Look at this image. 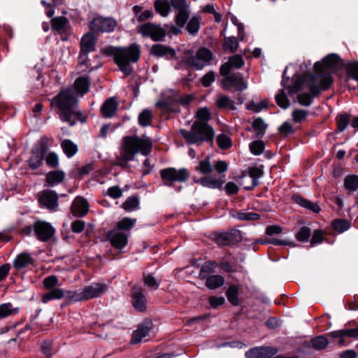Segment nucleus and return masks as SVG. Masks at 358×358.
Returning a JSON list of instances; mask_svg holds the SVG:
<instances>
[{
	"mask_svg": "<svg viewBox=\"0 0 358 358\" xmlns=\"http://www.w3.org/2000/svg\"><path fill=\"white\" fill-rule=\"evenodd\" d=\"M33 229L37 238L43 242L50 241L55 235L53 227L45 221L38 220L33 224Z\"/></svg>",
	"mask_w": 358,
	"mask_h": 358,
	"instance_id": "11",
	"label": "nucleus"
},
{
	"mask_svg": "<svg viewBox=\"0 0 358 358\" xmlns=\"http://www.w3.org/2000/svg\"><path fill=\"white\" fill-rule=\"evenodd\" d=\"M325 336L329 341V345L331 344L334 346L336 345L338 346L345 345V340L341 336L340 329L326 333Z\"/></svg>",
	"mask_w": 358,
	"mask_h": 358,
	"instance_id": "35",
	"label": "nucleus"
},
{
	"mask_svg": "<svg viewBox=\"0 0 358 358\" xmlns=\"http://www.w3.org/2000/svg\"><path fill=\"white\" fill-rule=\"evenodd\" d=\"M310 72L306 73L303 76H299L296 79L294 83L292 85H288L287 88L289 93H297L302 90L303 85L308 82V77L307 76Z\"/></svg>",
	"mask_w": 358,
	"mask_h": 358,
	"instance_id": "40",
	"label": "nucleus"
},
{
	"mask_svg": "<svg viewBox=\"0 0 358 358\" xmlns=\"http://www.w3.org/2000/svg\"><path fill=\"white\" fill-rule=\"evenodd\" d=\"M160 176L166 185H171L175 182H185L189 178V173L185 168L176 169L170 167L162 169Z\"/></svg>",
	"mask_w": 358,
	"mask_h": 358,
	"instance_id": "9",
	"label": "nucleus"
},
{
	"mask_svg": "<svg viewBox=\"0 0 358 358\" xmlns=\"http://www.w3.org/2000/svg\"><path fill=\"white\" fill-rule=\"evenodd\" d=\"M61 146L64 152L69 157H73L78 151L77 145L71 141L66 139L62 142Z\"/></svg>",
	"mask_w": 358,
	"mask_h": 358,
	"instance_id": "45",
	"label": "nucleus"
},
{
	"mask_svg": "<svg viewBox=\"0 0 358 358\" xmlns=\"http://www.w3.org/2000/svg\"><path fill=\"white\" fill-rule=\"evenodd\" d=\"M141 54L138 45L134 43L128 48H117L114 52V60L120 70L129 76L132 72L130 62H137Z\"/></svg>",
	"mask_w": 358,
	"mask_h": 358,
	"instance_id": "6",
	"label": "nucleus"
},
{
	"mask_svg": "<svg viewBox=\"0 0 358 358\" xmlns=\"http://www.w3.org/2000/svg\"><path fill=\"white\" fill-rule=\"evenodd\" d=\"M13 313L12 306L10 303H3L0 306V320Z\"/></svg>",
	"mask_w": 358,
	"mask_h": 358,
	"instance_id": "63",
	"label": "nucleus"
},
{
	"mask_svg": "<svg viewBox=\"0 0 358 358\" xmlns=\"http://www.w3.org/2000/svg\"><path fill=\"white\" fill-rule=\"evenodd\" d=\"M217 264L215 262L210 261L205 262L200 270L199 278L201 280L206 279L208 277L213 275L212 274L215 272Z\"/></svg>",
	"mask_w": 358,
	"mask_h": 358,
	"instance_id": "36",
	"label": "nucleus"
},
{
	"mask_svg": "<svg viewBox=\"0 0 358 358\" xmlns=\"http://www.w3.org/2000/svg\"><path fill=\"white\" fill-rule=\"evenodd\" d=\"M324 240V233L321 229H316L313 231L310 239V245L312 247L317 244L322 243Z\"/></svg>",
	"mask_w": 358,
	"mask_h": 358,
	"instance_id": "60",
	"label": "nucleus"
},
{
	"mask_svg": "<svg viewBox=\"0 0 358 358\" xmlns=\"http://www.w3.org/2000/svg\"><path fill=\"white\" fill-rule=\"evenodd\" d=\"M139 201L136 196H130L123 203L122 207L126 210H133L138 206Z\"/></svg>",
	"mask_w": 358,
	"mask_h": 358,
	"instance_id": "55",
	"label": "nucleus"
},
{
	"mask_svg": "<svg viewBox=\"0 0 358 358\" xmlns=\"http://www.w3.org/2000/svg\"><path fill=\"white\" fill-rule=\"evenodd\" d=\"M278 352V349L271 346L254 347L245 353L246 358H271Z\"/></svg>",
	"mask_w": 358,
	"mask_h": 358,
	"instance_id": "15",
	"label": "nucleus"
},
{
	"mask_svg": "<svg viewBox=\"0 0 358 358\" xmlns=\"http://www.w3.org/2000/svg\"><path fill=\"white\" fill-rule=\"evenodd\" d=\"M68 20L65 17H54L51 20L52 27L57 31L62 30L67 24Z\"/></svg>",
	"mask_w": 358,
	"mask_h": 358,
	"instance_id": "53",
	"label": "nucleus"
},
{
	"mask_svg": "<svg viewBox=\"0 0 358 358\" xmlns=\"http://www.w3.org/2000/svg\"><path fill=\"white\" fill-rule=\"evenodd\" d=\"M308 115V112L303 109H295L292 114L293 121L296 123H301L305 120Z\"/></svg>",
	"mask_w": 358,
	"mask_h": 358,
	"instance_id": "52",
	"label": "nucleus"
},
{
	"mask_svg": "<svg viewBox=\"0 0 358 358\" xmlns=\"http://www.w3.org/2000/svg\"><path fill=\"white\" fill-rule=\"evenodd\" d=\"M47 151V147L45 143H41L36 146L32 151V155L29 159V166L32 169L38 168L43 162V156Z\"/></svg>",
	"mask_w": 358,
	"mask_h": 358,
	"instance_id": "18",
	"label": "nucleus"
},
{
	"mask_svg": "<svg viewBox=\"0 0 358 358\" xmlns=\"http://www.w3.org/2000/svg\"><path fill=\"white\" fill-rule=\"evenodd\" d=\"M213 52L206 48H200L194 54L191 50L185 52L183 62L194 70H201L213 59Z\"/></svg>",
	"mask_w": 358,
	"mask_h": 358,
	"instance_id": "8",
	"label": "nucleus"
},
{
	"mask_svg": "<svg viewBox=\"0 0 358 358\" xmlns=\"http://www.w3.org/2000/svg\"><path fill=\"white\" fill-rule=\"evenodd\" d=\"M90 80L87 76H80L78 78L74 83V87L76 91L83 95L86 94L89 90Z\"/></svg>",
	"mask_w": 358,
	"mask_h": 358,
	"instance_id": "37",
	"label": "nucleus"
},
{
	"mask_svg": "<svg viewBox=\"0 0 358 358\" xmlns=\"http://www.w3.org/2000/svg\"><path fill=\"white\" fill-rule=\"evenodd\" d=\"M66 294L67 299L69 301L77 302L85 300L83 289H80L76 292L68 291L66 292Z\"/></svg>",
	"mask_w": 358,
	"mask_h": 358,
	"instance_id": "56",
	"label": "nucleus"
},
{
	"mask_svg": "<svg viewBox=\"0 0 358 358\" xmlns=\"http://www.w3.org/2000/svg\"><path fill=\"white\" fill-rule=\"evenodd\" d=\"M275 99L278 106L282 109H287L290 106L289 100L288 99L284 89L279 90L278 93L275 96Z\"/></svg>",
	"mask_w": 358,
	"mask_h": 358,
	"instance_id": "44",
	"label": "nucleus"
},
{
	"mask_svg": "<svg viewBox=\"0 0 358 358\" xmlns=\"http://www.w3.org/2000/svg\"><path fill=\"white\" fill-rule=\"evenodd\" d=\"M291 198L294 203L298 204L302 208L310 210L315 213H319L321 210L317 203L310 201L298 193L293 194Z\"/></svg>",
	"mask_w": 358,
	"mask_h": 358,
	"instance_id": "24",
	"label": "nucleus"
},
{
	"mask_svg": "<svg viewBox=\"0 0 358 358\" xmlns=\"http://www.w3.org/2000/svg\"><path fill=\"white\" fill-rule=\"evenodd\" d=\"M200 27L199 20L196 17H193L189 21L187 25V30L191 34H195L198 32Z\"/></svg>",
	"mask_w": 358,
	"mask_h": 358,
	"instance_id": "57",
	"label": "nucleus"
},
{
	"mask_svg": "<svg viewBox=\"0 0 358 358\" xmlns=\"http://www.w3.org/2000/svg\"><path fill=\"white\" fill-rule=\"evenodd\" d=\"M152 119L153 115L152 111L145 109L138 115V123L142 127H147L151 124Z\"/></svg>",
	"mask_w": 358,
	"mask_h": 358,
	"instance_id": "47",
	"label": "nucleus"
},
{
	"mask_svg": "<svg viewBox=\"0 0 358 358\" xmlns=\"http://www.w3.org/2000/svg\"><path fill=\"white\" fill-rule=\"evenodd\" d=\"M152 328V323L150 320L144 321L138 326V328L132 334L131 343L138 344L142 341L143 338L148 335Z\"/></svg>",
	"mask_w": 358,
	"mask_h": 358,
	"instance_id": "19",
	"label": "nucleus"
},
{
	"mask_svg": "<svg viewBox=\"0 0 358 358\" xmlns=\"http://www.w3.org/2000/svg\"><path fill=\"white\" fill-rule=\"evenodd\" d=\"M215 73L214 71H210L206 73L203 77L201 78L200 82L203 87H208L210 86V85L215 81Z\"/></svg>",
	"mask_w": 358,
	"mask_h": 358,
	"instance_id": "58",
	"label": "nucleus"
},
{
	"mask_svg": "<svg viewBox=\"0 0 358 358\" xmlns=\"http://www.w3.org/2000/svg\"><path fill=\"white\" fill-rule=\"evenodd\" d=\"M96 38L94 34L89 32L86 34L81 39L80 64H84L87 59V55L94 50Z\"/></svg>",
	"mask_w": 358,
	"mask_h": 358,
	"instance_id": "12",
	"label": "nucleus"
},
{
	"mask_svg": "<svg viewBox=\"0 0 358 358\" xmlns=\"http://www.w3.org/2000/svg\"><path fill=\"white\" fill-rule=\"evenodd\" d=\"M189 17V13L188 10L178 12L177 15L176 16L175 22L176 24L179 27H183L186 24L188 18Z\"/></svg>",
	"mask_w": 358,
	"mask_h": 358,
	"instance_id": "59",
	"label": "nucleus"
},
{
	"mask_svg": "<svg viewBox=\"0 0 358 358\" xmlns=\"http://www.w3.org/2000/svg\"><path fill=\"white\" fill-rule=\"evenodd\" d=\"M268 108V103L264 100L259 103L253 101H249L246 105V109L252 110L255 113H259L262 110Z\"/></svg>",
	"mask_w": 358,
	"mask_h": 358,
	"instance_id": "50",
	"label": "nucleus"
},
{
	"mask_svg": "<svg viewBox=\"0 0 358 358\" xmlns=\"http://www.w3.org/2000/svg\"><path fill=\"white\" fill-rule=\"evenodd\" d=\"M132 304L135 309L139 312L146 310V299L139 286L134 285L131 288Z\"/></svg>",
	"mask_w": 358,
	"mask_h": 358,
	"instance_id": "17",
	"label": "nucleus"
},
{
	"mask_svg": "<svg viewBox=\"0 0 358 358\" xmlns=\"http://www.w3.org/2000/svg\"><path fill=\"white\" fill-rule=\"evenodd\" d=\"M34 259L29 253L23 252L17 256L13 262V266L17 269H22L29 265L33 264Z\"/></svg>",
	"mask_w": 358,
	"mask_h": 358,
	"instance_id": "30",
	"label": "nucleus"
},
{
	"mask_svg": "<svg viewBox=\"0 0 358 358\" xmlns=\"http://www.w3.org/2000/svg\"><path fill=\"white\" fill-rule=\"evenodd\" d=\"M245 65V61L242 55L235 54L228 58L225 62V73H232V69H239Z\"/></svg>",
	"mask_w": 358,
	"mask_h": 358,
	"instance_id": "27",
	"label": "nucleus"
},
{
	"mask_svg": "<svg viewBox=\"0 0 358 358\" xmlns=\"http://www.w3.org/2000/svg\"><path fill=\"white\" fill-rule=\"evenodd\" d=\"M150 54L157 57H166L168 59H173L176 56V52L173 48L159 43L152 46Z\"/></svg>",
	"mask_w": 358,
	"mask_h": 358,
	"instance_id": "21",
	"label": "nucleus"
},
{
	"mask_svg": "<svg viewBox=\"0 0 358 358\" xmlns=\"http://www.w3.org/2000/svg\"><path fill=\"white\" fill-rule=\"evenodd\" d=\"M224 284V278L220 275H213L206 279V286L210 289H215L221 287Z\"/></svg>",
	"mask_w": 358,
	"mask_h": 358,
	"instance_id": "43",
	"label": "nucleus"
},
{
	"mask_svg": "<svg viewBox=\"0 0 358 358\" xmlns=\"http://www.w3.org/2000/svg\"><path fill=\"white\" fill-rule=\"evenodd\" d=\"M239 284H230L225 290V296L227 298L228 301L234 306H240L243 302V299L239 297L240 294Z\"/></svg>",
	"mask_w": 358,
	"mask_h": 358,
	"instance_id": "22",
	"label": "nucleus"
},
{
	"mask_svg": "<svg viewBox=\"0 0 358 358\" xmlns=\"http://www.w3.org/2000/svg\"><path fill=\"white\" fill-rule=\"evenodd\" d=\"M180 133L191 144L212 141L213 136V129L206 122L200 121H195L190 131L180 129Z\"/></svg>",
	"mask_w": 358,
	"mask_h": 358,
	"instance_id": "7",
	"label": "nucleus"
},
{
	"mask_svg": "<svg viewBox=\"0 0 358 358\" xmlns=\"http://www.w3.org/2000/svg\"><path fill=\"white\" fill-rule=\"evenodd\" d=\"M39 203L50 210H57L58 203V195L52 190H43L40 193Z\"/></svg>",
	"mask_w": 358,
	"mask_h": 358,
	"instance_id": "14",
	"label": "nucleus"
},
{
	"mask_svg": "<svg viewBox=\"0 0 358 358\" xmlns=\"http://www.w3.org/2000/svg\"><path fill=\"white\" fill-rule=\"evenodd\" d=\"M264 175L262 168L252 166L248 168V176L252 178V183L250 186L245 187L248 191L253 190L259 185V179Z\"/></svg>",
	"mask_w": 358,
	"mask_h": 358,
	"instance_id": "29",
	"label": "nucleus"
},
{
	"mask_svg": "<svg viewBox=\"0 0 358 358\" xmlns=\"http://www.w3.org/2000/svg\"><path fill=\"white\" fill-rule=\"evenodd\" d=\"M331 226L335 231L341 234L350 229L351 223L347 220L338 218L331 221Z\"/></svg>",
	"mask_w": 358,
	"mask_h": 358,
	"instance_id": "39",
	"label": "nucleus"
},
{
	"mask_svg": "<svg viewBox=\"0 0 358 358\" xmlns=\"http://www.w3.org/2000/svg\"><path fill=\"white\" fill-rule=\"evenodd\" d=\"M135 223V219L124 217L117 222V228L120 230H130L134 226Z\"/></svg>",
	"mask_w": 358,
	"mask_h": 358,
	"instance_id": "51",
	"label": "nucleus"
},
{
	"mask_svg": "<svg viewBox=\"0 0 358 358\" xmlns=\"http://www.w3.org/2000/svg\"><path fill=\"white\" fill-rule=\"evenodd\" d=\"M311 234V229L308 227L303 226L301 227L299 231L296 234V238L299 242H307L309 240Z\"/></svg>",
	"mask_w": 358,
	"mask_h": 358,
	"instance_id": "49",
	"label": "nucleus"
},
{
	"mask_svg": "<svg viewBox=\"0 0 358 358\" xmlns=\"http://www.w3.org/2000/svg\"><path fill=\"white\" fill-rule=\"evenodd\" d=\"M116 24V22L111 18L99 17L93 20L90 28L96 32H110L115 29Z\"/></svg>",
	"mask_w": 358,
	"mask_h": 358,
	"instance_id": "16",
	"label": "nucleus"
},
{
	"mask_svg": "<svg viewBox=\"0 0 358 358\" xmlns=\"http://www.w3.org/2000/svg\"><path fill=\"white\" fill-rule=\"evenodd\" d=\"M51 106H56L59 112V115L61 120L66 122L70 126L76 124L73 117H76L82 122H85V117H83L82 113L78 110V98L76 93L72 89L67 88L60 92L51 100Z\"/></svg>",
	"mask_w": 358,
	"mask_h": 358,
	"instance_id": "2",
	"label": "nucleus"
},
{
	"mask_svg": "<svg viewBox=\"0 0 358 358\" xmlns=\"http://www.w3.org/2000/svg\"><path fill=\"white\" fill-rule=\"evenodd\" d=\"M228 255H230V253L225 251V273H229V277L234 279L237 282L238 280L233 274L239 271L242 268V266L238 264L236 259L231 261Z\"/></svg>",
	"mask_w": 358,
	"mask_h": 358,
	"instance_id": "31",
	"label": "nucleus"
},
{
	"mask_svg": "<svg viewBox=\"0 0 358 358\" xmlns=\"http://www.w3.org/2000/svg\"><path fill=\"white\" fill-rule=\"evenodd\" d=\"M352 115L348 113H338L336 117V132H343L350 122Z\"/></svg>",
	"mask_w": 358,
	"mask_h": 358,
	"instance_id": "34",
	"label": "nucleus"
},
{
	"mask_svg": "<svg viewBox=\"0 0 358 358\" xmlns=\"http://www.w3.org/2000/svg\"><path fill=\"white\" fill-rule=\"evenodd\" d=\"M252 129L256 131L255 138L261 139L264 137L268 128V124L263 118L259 117L255 118L252 123Z\"/></svg>",
	"mask_w": 358,
	"mask_h": 358,
	"instance_id": "33",
	"label": "nucleus"
},
{
	"mask_svg": "<svg viewBox=\"0 0 358 358\" xmlns=\"http://www.w3.org/2000/svg\"><path fill=\"white\" fill-rule=\"evenodd\" d=\"M118 103L114 97L107 99L101 108V113L105 118L113 117L117 110Z\"/></svg>",
	"mask_w": 358,
	"mask_h": 358,
	"instance_id": "28",
	"label": "nucleus"
},
{
	"mask_svg": "<svg viewBox=\"0 0 358 358\" xmlns=\"http://www.w3.org/2000/svg\"><path fill=\"white\" fill-rule=\"evenodd\" d=\"M282 229L281 226L278 224L269 225L266 228L265 234L269 236L278 235L282 232Z\"/></svg>",
	"mask_w": 358,
	"mask_h": 358,
	"instance_id": "64",
	"label": "nucleus"
},
{
	"mask_svg": "<svg viewBox=\"0 0 358 358\" xmlns=\"http://www.w3.org/2000/svg\"><path fill=\"white\" fill-rule=\"evenodd\" d=\"M154 6L156 12L162 17H166L171 10L170 2L168 0H156Z\"/></svg>",
	"mask_w": 358,
	"mask_h": 358,
	"instance_id": "41",
	"label": "nucleus"
},
{
	"mask_svg": "<svg viewBox=\"0 0 358 358\" xmlns=\"http://www.w3.org/2000/svg\"><path fill=\"white\" fill-rule=\"evenodd\" d=\"M345 69L350 78L358 82V60L345 62L337 54L331 53L324 57L321 62H316L314 64L315 75L320 79L331 76L329 73H325V69Z\"/></svg>",
	"mask_w": 358,
	"mask_h": 358,
	"instance_id": "3",
	"label": "nucleus"
},
{
	"mask_svg": "<svg viewBox=\"0 0 358 358\" xmlns=\"http://www.w3.org/2000/svg\"><path fill=\"white\" fill-rule=\"evenodd\" d=\"M71 213L76 217H83L89 210V204L86 199L76 197L71 207Z\"/></svg>",
	"mask_w": 358,
	"mask_h": 358,
	"instance_id": "25",
	"label": "nucleus"
},
{
	"mask_svg": "<svg viewBox=\"0 0 358 358\" xmlns=\"http://www.w3.org/2000/svg\"><path fill=\"white\" fill-rule=\"evenodd\" d=\"M152 141L148 136H124L120 148V155L117 157L115 165L127 169L128 162L133 161L137 153L144 156L149 155L152 150Z\"/></svg>",
	"mask_w": 358,
	"mask_h": 358,
	"instance_id": "1",
	"label": "nucleus"
},
{
	"mask_svg": "<svg viewBox=\"0 0 358 358\" xmlns=\"http://www.w3.org/2000/svg\"><path fill=\"white\" fill-rule=\"evenodd\" d=\"M250 151L254 155H261L265 148V143L263 141L255 140L252 141L249 145Z\"/></svg>",
	"mask_w": 358,
	"mask_h": 358,
	"instance_id": "48",
	"label": "nucleus"
},
{
	"mask_svg": "<svg viewBox=\"0 0 358 358\" xmlns=\"http://www.w3.org/2000/svg\"><path fill=\"white\" fill-rule=\"evenodd\" d=\"M238 48V42L234 36L227 38L225 36V50H229L231 53H235Z\"/></svg>",
	"mask_w": 358,
	"mask_h": 358,
	"instance_id": "54",
	"label": "nucleus"
},
{
	"mask_svg": "<svg viewBox=\"0 0 358 358\" xmlns=\"http://www.w3.org/2000/svg\"><path fill=\"white\" fill-rule=\"evenodd\" d=\"M195 169L202 174H209V176L201 178L199 182L203 187L209 188H219L222 185V173H224V162L217 161L215 163L210 162V156L201 160Z\"/></svg>",
	"mask_w": 358,
	"mask_h": 358,
	"instance_id": "4",
	"label": "nucleus"
},
{
	"mask_svg": "<svg viewBox=\"0 0 358 358\" xmlns=\"http://www.w3.org/2000/svg\"><path fill=\"white\" fill-rule=\"evenodd\" d=\"M64 176L65 174L62 171H52L47 173L45 180L49 185L53 186L55 184L62 182L64 180Z\"/></svg>",
	"mask_w": 358,
	"mask_h": 358,
	"instance_id": "38",
	"label": "nucleus"
},
{
	"mask_svg": "<svg viewBox=\"0 0 358 358\" xmlns=\"http://www.w3.org/2000/svg\"><path fill=\"white\" fill-rule=\"evenodd\" d=\"M64 296V291L60 288H55L50 292L44 294L42 298L43 303H47L52 299H60Z\"/></svg>",
	"mask_w": 358,
	"mask_h": 358,
	"instance_id": "46",
	"label": "nucleus"
},
{
	"mask_svg": "<svg viewBox=\"0 0 358 358\" xmlns=\"http://www.w3.org/2000/svg\"><path fill=\"white\" fill-rule=\"evenodd\" d=\"M243 240L241 231L231 228L225 231V246L233 247L241 243Z\"/></svg>",
	"mask_w": 358,
	"mask_h": 358,
	"instance_id": "26",
	"label": "nucleus"
},
{
	"mask_svg": "<svg viewBox=\"0 0 358 358\" xmlns=\"http://www.w3.org/2000/svg\"><path fill=\"white\" fill-rule=\"evenodd\" d=\"M247 83L244 81L243 75L239 73H227L225 79V91L234 88L236 92H241L247 88Z\"/></svg>",
	"mask_w": 358,
	"mask_h": 358,
	"instance_id": "13",
	"label": "nucleus"
},
{
	"mask_svg": "<svg viewBox=\"0 0 358 358\" xmlns=\"http://www.w3.org/2000/svg\"><path fill=\"white\" fill-rule=\"evenodd\" d=\"M308 82L306 86L310 92L299 94L297 100L300 105L310 106L313 103V99L317 98L323 91L329 90L334 83L332 76H327L317 82V76L315 73H309Z\"/></svg>",
	"mask_w": 358,
	"mask_h": 358,
	"instance_id": "5",
	"label": "nucleus"
},
{
	"mask_svg": "<svg viewBox=\"0 0 358 358\" xmlns=\"http://www.w3.org/2000/svg\"><path fill=\"white\" fill-rule=\"evenodd\" d=\"M279 132L283 135L285 137H287L289 135L294 134L295 133V130L292 126L290 123L288 122H285L279 128Z\"/></svg>",
	"mask_w": 358,
	"mask_h": 358,
	"instance_id": "61",
	"label": "nucleus"
},
{
	"mask_svg": "<svg viewBox=\"0 0 358 358\" xmlns=\"http://www.w3.org/2000/svg\"><path fill=\"white\" fill-rule=\"evenodd\" d=\"M107 238L114 248L121 249L127 244L128 235L116 230H111L108 232Z\"/></svg>",
	"mask_w": 358,
	"mask_h": 358,
	"instance_id": "20",
	"label": "nucleus"
},
{
	"mask_svg": "<svg viewBox=\"0 0 358 358\" xmlns=\"http://www.w3.org/2000/svg\"><path fill=\"white\" fill-rule=\"evenodd\" d=\"M137 29L143 36L150 37L154 41H163L166 36V31L164 29L151 22L145 23L138 26Z\"/></svg>",
	"mask_w": 358,
	"mask_h": 358,
	"instance_id": "10",
	"label": "nucleus"
},
{
	"mask_svg": "<svg viewBox=\"0 0 358 358\" xmlns=\"http://www.w3.org/2000/svg\"><path fill=\"white\" fill-rule=\"evenodd\" d=\"M344 187L350 192H354L358 189V176L355 174L348 175L344 178Z\"/></svg>",
	"mask_w": 358,
	"mask_h": 358,
	"instance_id": "42",
	"label": "nucleus"
},
{
	"mask_svg": "<svg viewBox=\"0 0 358 358\" xmlns=\"http://www.w3.org/2000/svg\"><path fill=\"white\" fill-rule=\"evenodd\" d=\"M170 5L178 12L188 10V6L185 0H170Z\"/></svg>",
	"mask_w": 358,
	"mask_h": 358,
	"instance_id": "62",
	"label": "nucleus"
},
{
	"mask_svg": "<svg viewBox=\"0 0 358 358\" xmlns=\"http://www.w3.org/2000/svg\"><path fill=\"white\" fill-rule=\"evenodd\" d=\"M326 337L325 334L316 336L311 338L310 343L304 342V344L306 343L308 347L310 345L316 350H322L325 349L329 345V341Z\"/></svg>",
	"mask_w": 358,
	"mask_h": 358,
	"instance_id": "32",
	"label": "nucleus"
},
{
	"mask_svg": "<svg viewBox=\"0 0 358 358\" xmlns=\"http://www.w3.org/2000/svg\"><path fill=\"white\" fill-rule=\"evenodd\" d=\"M107 289L108 286L105 284L93 283L91 285L85 287L83 290L85 300H88L99 296Z\"/></svg>",
	"mask_w": 358,
	"mask_h": 358,
	"instance_id": "23",
	"label": "nucleus"
}]
</instances>
